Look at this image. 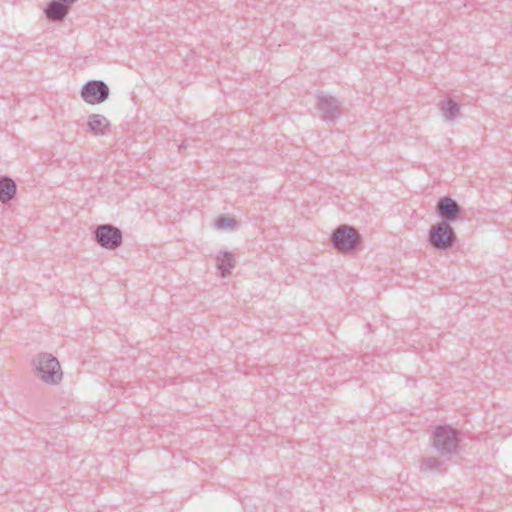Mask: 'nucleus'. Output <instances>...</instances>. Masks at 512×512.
<instances>
[{
    "mask_svg": "<svg viewBox=\"0 0 512 512\" xmlns=\"http://www.w3.org/2000/svg\"><path fill=\"white\" fill-rule=\"evenodd\" d=\"M61 2L67 4L68 6H72L77 0H60Z\"/></svg>",
    "mask_w": 512,
    "mask_h": 512,
    "instance_id": "f3484780",
    "label": "nucleus"
},
{
    "mask_svg": "<svg viewBox=\"0 0 512 512\" xmlns=\"http://www.w3.org/2000/svg\"><path fill=\"white\" fill-rule=\"evenodd\" d=\"M440 111L444 119L448 122H454L456 118L461 116V107L453 99L441 101Z\"/></svg>",
    "mask_w": 512,
    "mask_h": 512,
    "instance_id": "ddd939ff",
    "label": "nucleus"
},
{
    "mask_svg": "<svg viewBox=\"0 0 512 512\" xmlns=\"http://www.w3.org/2000/svg\"><path fill=\"white\" fill-rule=\"evenodd\" d=\"M110 90L101 80H90L81 89V97L89 104H99L109 98Z\"/></svg>",
    "mask_w": 512,
    "mask_h": 512,
    "instance_id": "423d86ee",
    "label": "nucleus"
},
{
    "mask_svg": "<svg viewBox=\"0 0 512 512\" xmlns=\"http://www.w3.org/2000/svg\"><path fill=\"white\" fill-rule=\"evenodd\" d=\"M215 225L219 229H233L236 226V221L231 217H221L216 221Z\"/></svg>",
    "mask_w": 512,
    "mask_h": 512,
    "instance_id": "2eb2a0df",
    "label": "nucleus"
},
{
    "mask_svg": "<svg viewBox=\"0 0 512 512\" xmlns=\"http://www.w3.org/2000/svg\"><path fill=\"white\" fill-rule=\"evenodd\" d=\"M70 6L60 0H51L44 9V13L49 21L60 22L69 13Z\"/></svg>",
    "mask_w": 512,
    "mask_h": 512,
    "instance_id": "1a4fd4ad",
    "label": "nucleus"
},
{
    "mask_svg": "<svg viewBox=\"0 0 512 512\" xmlns=\"http://www.w3.org/2000/svg\"><path fill=\"white\" fill-rule=\"evenodd\" d=\"M216 266L220 270L221 276L226 277L231 273L235 267V259L231 252H220L216 256Z\"/></svg>",
    "mask_w": 512,
    "mask_h": 512,
    "instance_id": "f8f14e48",
    "label": "nucleus"
},
{
    "mask_svg": "<svg viewBox=\"0 0 512 512\" xmlns=\"http://www.w3.org/2000/svg\"><path fill=\"white\" fill-rule=\"evenodd\" d=\"M88 130L96 136L105 135L110 126L109 121L100 114H92L88 119Z\"/></svg>",
    "mask_w": 512,
    "mask_h": 512,
    "instance_id": "9d476101",
    "label": "nucleus"
},
{
    "mask_svg": "<svg viewBox=\"0 0 512 512\" xmlns=\"http://www.w3.org/2000/svg\"><path fill=\"white\" fill-rule=\"evenodd\" d=\"M17 186L8 176H0V201L7 203L16 195Z\"/></svg>",
    "mask_w": 512,
    "mask_h": 512,
    "instance_id": "9b49d317",
    "label": "nucleus"
},
{
    "mask_svg": "<svg viewBox=\"0 0 512 512\" xmlns=\"http://www.w3.org/2000/svg\"><path fill=\"white\" fill-rule=\"evenodd\" d=\"M188 146V143L187 141H182V143L179 145V151L183 150V149H186Z\"/></svg>",
    "mask_w": 512,
    "mask_h": 512,
    "instance_id": "dca6fc26",
    "label": "nucleus"
},
{
    "mask_svg": "<svg viewBox=\"0 0 512 512\" xmlns=\"http://www.w3.org/2000/svg\"><path fill=\"white\" fill-rule=\"evenodd\" d=\"M37 376L46 384H58L62 379L60 364L53 355L41 353L34 360Z\"/></svg>",
    "mask_w": 512,
    "mask_h": 512,
    "instance_id": "f03ea898",
    "label": "nucleus"
},
{
    "mask_svg": "<svg viewBox=\"0 0 512 512\" xmlns=\"http://www.w3.org/2000/svg\"><path fill=\"white\" fill-rule=\"evenodd\" d=\"M432 446L436 452L446 458H451L458 453L459 433L456 429L447 426H436L431 436Z\"/></svg>",
    "mask_w": 512,
    "mask_h": 512,
    "instance_id": "f257e3e1",
    "label": "nucleus"
},
{
    "mask_svg": "<svg viewBox=\"0 0 512 512\" xmlns=\"http://www.w3.org/2000/svg\"><path fill=\"white\" fill-rule=\"evenodd\" d=\"M420 470L422 472H445L447 468L444 466V462L438 460L435 457H427L423 460Z\"/></svg>",
    "mask_w": 512,
    "mask_h": 512,
    "instance_id": "4468645a",
    "label": "nucleus"
},
{
    "mask_svg": "<svg viewBox=\"0 0 512 512\" xmlns=\"http://www.w3.org/2000/svg\"><path fill=\"white\" fill-rule=\"evenodd\" d=\"M360 234L353 227L340 225L331 235L333 247L341 252H347L355 249L360 243Z\"/></svg>",
    "mask_w": 512,
    "mask_h": 512,
    "instance_id": "20e7f679",
    "label": "nucleus"
},
{
    "mask_svg": "<svg viewBox=\"0 0 512 512\" xmlns=\"http://www.w3.org/2000/svg\"><path fill=\"white\" fill-rule=\"evenodd\" d=\"M457 240L456 233L449 224L439 223L432 225L428 231V243L437 250L452 248Z\"/></svg>",
    "mask_w": 512,
    "mask_h": 512,
    "instance_id": "7ed1b4c3",
    "label": "nucleus"
},
{
    "mask_svg": "<svg viewBox=\"0 0 512 512\" xmlns=\"http://www.w3.org/2000/svg\"><path fill=\"white\" fill-rule=\"evenodd\" d=\"M96 243L104 249L115 250L122 245V231L112 224L98 225L94 230Z\"/></svg>",
    "mask_w": 512,
    "mask_h": 512,
    "instance_id": "39448f33",
    "label": "nucleus"
},
{
    "mask_svg": "<svg viewBox=\"0 0 512 512\" xmlns=\"http://www.w3.org/2000/svg\"><path fill=\"white\" fill-rule=\"evenodd\" d=\"M462 208L454 199L450 197L440 198L436 205V213L441 218L442 223L451 224L460 218Z\"/></svg>",
    "mask_w": 512,
    "mask_h": 512,
    "instance_id": "6e6552de",
    "label": "nucleus"
},
{
    "mask_svg": "<svg viewBox=\"0 0 512 512\" xmlns=\"http://www.w3.org/2000/svg\"><path fill=\"white\" fill-rule=\"evenodd\" d=\"M317 100V109L325 122H334L341 115L340 101L335 97L319 92Z\"/></svg>",
    "mask_w": 512,
    "mask_h": 512,
    "instance_id": "0eeeda50",
    "label": "nucleus"
}]
</instances>
